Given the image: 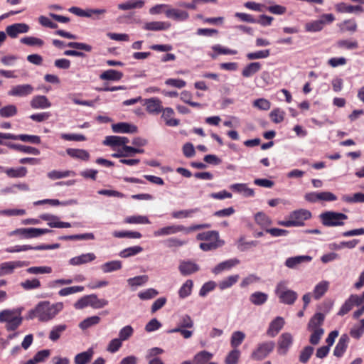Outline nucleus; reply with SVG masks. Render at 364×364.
I'll return each mask as SVG.
<instances>
[{
    "label": "nucleus",
    "mask_w": 364,
    "mask_h": 364,
    "mask_svg": "<svg viewBox=\"0 0 364 364\" xmlns=\"http://www.w3.org/2000/svg\"><path fill=\"white\" fill-rule=\"evenodd\" d=\"M64 307L63 302L50 304L48 301H43L32 309L29 310L27 315L28 319L38 318L41 322H48L53 319Z\"/></svg>",
    "instance_id": "nucleus-1"
},
{
    "label": "nucleus",
    "mask_w": 364,
    "mask_h": 364,
    "mask_svg": "<svg viewBox=\"0 0 364 364\" xmlns=\"http://www.w3.org/2000/svg\"><path fill=\"white\" fill-rule=\"evenodd\" d=\"M275 294L281 303L287 305H292L298 297L296 291L288 289V283L286 281H281L277 284Z\"/></svg>",
    "instance_id": "nucleus-2"
},
{
    "label": "nucleus",
    "mask_w": 364,
    "mask_h": 364,
    "mask_svg": "<svg viewBox=\"0 0 364 364\" xmlns=\"http://www.w3.org/2000/svg\"><path fill=\"white\" fill-rule=\"evenodd\" d=\"M108 301L105 299H99L96 294L86 295L78 299L75 304L74 307L76 309H82L87 306H91L93 309H98L106 306Z\"/></svg>",
    "instance_id": "nucleus-3"
},
{
    "label": "nucleus",
    "mask_w": 364,
    "mask_h": 364,
    "mask_svg": "<svg viewBox=\"0 0 364 364\" xmlns=\"http://www.w3.org/2000/svg\"><path fill=\"white\" fill-rule=\"evenodd\" d=\"M275 343L273 341H267L259 343L252 350L250 358L257 361L265 359L274 349Z\"/></svg>",
    "instance_id": "nucleus-4"
},
{
    "label": "nucleus",
    "mask_w": 364,
    "mask_h": 364,
    "mask_svg": "<svg viewBox=\"0 0 364 364\" xmlns=\"http://www.w3.org/2000/svg\"><path fill=\"white\" fill-rule=\"evenodd\" d=\"M322 223L327 227L343 225L348 216L341 213L326 211L320 215Z\"/></svg>",
    "instance_id": "nucleus-5"
},
{
    "label": "nucleus",
    "mask_w": 364,
    "mask_h": 364,
    "mask_svg": "<svg viewBox=\"0 0 364 364\" xmlns=\"http://www.w3.org/2000/svg\"><path fill=\"white\" fill-rule=\"evenodd\" d=\"M335 20V17L332 14H323L318 20L312 21L305 24V30L307 32H318L321 31L325 23H331Z\"/></svg>",
    "instance_id": "nucleus-6"
},
{
    "label": "nucleus",
    "mask_w": 364,
    "mask_h": 364,
    "mask_svg": "<svg viewBox=\"0 0 364 364\" xmlns=\"http://www.w3.org/2000/svg\"><path fill=\"white\" fill-rule=\"evenodd\" d=\"M294 342L293 336L290 333H282L277 341V352L279 355H286Z\"/></svg>",
    "instance_id": "nucleus-7"
},
{
    "label": "nucleus",
    "mask_w": 364,
    "mask_h": 364,
    "mask_svg": "<svg viewBox=\"0 0 364 364\" xmlns=\"http://www.w3.org/2000/svg\"><path fill=\"white\" fill-rule=\"evenodd\" d=\"M34 87L30 84H21L11 87L9 90V96L26 97L31 95L34 91Z\"/></svg>",
    "instance_id": "nucleus-8"
},
{
    "label": "nucleus",
    "mask_w": 364,
    "mask_h": 364,
    "mask_svg": "<svg viewBox=\"0 0 364 364\" xmlns=\"http://www.w3.org/2000/svg\"><path fill=\"white\" fill-rule=\"evenodd\" d=\"M28 262L25 261H9L0 264V277L5 275L11 274L15 269L26 267Z\"/></svg>",
    "instance_id": "nucleus-9"
},
{
    "label": "nucleus",
    "mask_w": 364,
    "mask_h": 364,
    "mask_svg": "<svg viewBox=\"0 0 364 364\" xmlns=\"http://www.w3.org/2000/svg\"><path fill=\"white\" fill-rule=\"evenodd\" d=\"M311 217V213L309 210L306 209H299L291 212L289 214V218L292 222L295 223L294 227L302 226L304 221Z\"/></svg>",
    "instance_id": "nucleus-10"
},
{
    "label": "nucleus",
    "mask_w": 364,
    "mask_h": 364,
    "mask_svg": "<svg viewBox=\"0 0 364 364\" xmlns=\"http://www.w3.org/2000/svg\"><path fill=\"white\" fill-rule=\"evenodd\" d=\"M186 227L182 225H171L158 229L154 232V237H161L170 235H174L180 232H184Z\"/></svg>",
    "instance_id": "nucleus-11"
},
{
    "label": "nucleus",
    "mask_w": 364,
    "mask_h": 364,
    "mask_svg": "<svg viewBox=\"0 0 364 364\" xmlns=\"http://www.w3.org/2000/svg\"><path fill=\"white\" fill-rule=\"evenodd\" d=\"M144 105L146 111L150 114H158L163 110L162 102L157 97H151L144 100Z\"/></svg>",
    "instance_id": "nucleus-12"
},
{
    "label": "nucleus",
    "mask_w": 364,
    "mask_h": 364,
    "mask_svg": "<svg viewBox=\"0 0 364 364\" xmlns=\"http://www.w3.org/2000/svg\"><path fill=\"white\" fill-rule=\"evenodd\" d=\"M164 13L167 18L176 21H184L189 18V14L186 11L171 8L170 6L164 11Z\"/></svg>",
    "instance_id": "nucleus-13"
},
{
    "label": "nucleus",
    "mask_w": 364,
    "mask_h": 364,
    "mask_svg": "<svg viewBox=\"0 0 364 364\" xmlns=\"http://www.w3.org/2000/svg\"><path fill=\"white\" fill-rule=\"evenodd\" d=\"M29 26L24 23H16L8 26L6 28V33L12 38H16L20 33H26L29 31Z\"/></svg>",
    "instance_id": "nucleus-14"
},
{
    "label": "nucleus",
    "mask_w": 364,
    "mask_h": 364,
    "mask_svg": "<svg viewBox=\"0 0 364 364\" xmlns=\"http://www.w3.org/2000/svg\"><path fill=\"white\" fill-rule=\"evenodd\" d=\"M30 106L34 109H45L51 107V102L45 95H36L30 101Z\"/></svg>",
    "instance_id": "nucleus-15"
},
{
    "label": "nucleus",
    "mask_w": 364,
    "mask_h": 364,
    "mask_svg": "<svg viewBox=\"0 0 364 364\" xmlns=\"http://www.w3.org/2000/svg\"><path fill=\"white\" fill-rule=\"evenodd\" d=\"M239 263H240V260L236 258L230 259L223 261L222 262H220L218 264H217L212 269V272L215 275L220 274L223 272L230 270L232 267H235Z\"/></svg>",
    "instance_id": "nucleus-16"
},
{
    "label": "nucleus",
    "mask_w": 364,
    "mask_h": 364,
    "mask_svg": "<svg viewBox=\"0 0 364 364\" xmlns=\"http://www.w3.org/2000/svg\"><path fill=\"white\" fill-rule=\"evenodd\" d=\"M349 341L350 338L347 334L341 335L333 350V355L337 358L342 357L346 351Z\"/></svg>",
    "instance_id": "nucleus-17"
},
{
    "label": "nucleus",
    "mask_w": 364,
    "mask_h": 364,
    "mask_svg": "<svg viewBox=\"0 0 364 364\" xmlns=\"http://www.w3.org/2000/svg\"><path fill=\"white\" fill-rule=\"evenodd\" d=\"M112 129L114 133L134 134L138 131L136 125L127 122H119L112 125Z\"/></svg>",
    "instance_id": "nucleus-18"
},
{
    "label": "nucleus",
    "mask_w": 364,
    "mask_h": 364,
    "mask_svg": "<svg viewBox=\"0 0 364 364\" xmlns=\"http://www.w3.org/2000/svg\"><path fill=\"white\" fill-rule=\"evenodd\" d=\"M180 273L183 276L190 275L200 269L199 266L191 261H181L178 266Z\"/></svg>",
    "instance_id": "nucleus-19"
},
{
    "label": "nucleus",
    "mask_w": 364,
    "mask_h": 364,
    "mask_svg": "<svg viewBox=\"0 0 364 364\" xmlns=\"http://www.w3.org/2000/svg\"><path fill=\"white\" fill-rule=\"evenodd\" d=\"M284 325V320L281 316L276 317L273 321H272L269 325V327L267 330V336L270 337L276 336L280 330L283 328Z\"/></svg>",
    "instance_id": "nucleus-20"
},
{
    "label": "nucleus",
    "mask_w": 364,
    "mask_h": 364,
    "mask_svg": "<svg viewBox=\"0 0 364 364\" xmlns=\"http://www.w3.org/2000/svg\"><path fill=\"white\" fill-rule=\"evenodd\" d=\"M311 259L312 257L309 255L291 257L286 259L285 265L290 269H294L297 267L300 264L304 262H309L311 261Z\"/></svg>",
    "instance_id": "nucleus-21"
},
{
    "label": "nucleus",
    "mask_w": 364,
    "mask_h": 364,
    "mask_svg": "<svg viewBox=\"0 0 364 364\" xmlns=\"http://www.w3.org/2000/svg\"><path fill=\"white\" fill-rule=\"evenodd\" d=\"M230 189L232 191L241 193L245 197H253L255 191L252 188L247 186L246 183H234L230 186Z\"/></svg>",
    "instance_id": "nucleus-22"
},
{
    "label": "nucleus",
    "mask_w": 364,
    "mask_h": 364,
    "mask_svg": "<svg viewBox=\"0 0 364 364\" xmlns=\"http://www.w3.org/2000/svg\"><path fill=\"white\" fill-rule=\"evenodd\" d=\"M5 145L11 149H14L18 151L26 153V154H33V155H38L40 154V151L38 149H36L35 147L29 146H25V145H21V144H13L11 142L5 143Z\"/></svg>",
    "instance_id": "nucleus-23"
},
{
    "label": "nucleus",
    "mask_w": 364,
    "mask_h": 364,
    "mask_svg": "<svg viewBox=\"0 0 364 364\" xmlns=\"http://www.w3.org/2000/svg\"><path fill=\"white\" fill-rule=\"evenodd\" d=\"M161 117L164 119L165 123L168 127H177L180 124V121L173 118L174 111L171 107L164 108L162 110Z\"/></svg>",
    "instance_id": "nucleus-24"
},
{
    "label": "nucleus",
    "mask_w": 364,
    "mask_h": 364,
    "mask_svg": "<svg viewBox=\"0 0 364 364\" xmlns=\"http://www.w3.org/2000/svg\"><path fill=\"white\" fill-rule=\"evenodd\" d=\"M96 258L94 253H86L74 257L69 260V264L73 266H77L93 261Z\"/></svg>",
    "instance_id": "nucleus-25"
},
{
    "label": "nucleus",
    "mask_w": 364,
    "mask_h": 364,
    "mask_svg": "<svg viewBox=\"0 0 364 364\" xmlns=\"http://www.w3.org/2000/svg\"><path fill=\"white\" fill-rule=\"evenodd\" d=\"M171 24L165 21H151L146 23L143 27L146 31H165L170 28Z\"/></svg>",
    "instance_id": "nucleus-26"
},
{
    "label": "nucleus",
    "mask_w": 364,
    "mask_h": 364,
    "mask_svg": "<svg viewBox=\"0 0 364 364\" xmlns=\"http://www.w3.org/2000/svg\"><path fill=\"white\" fill-rule=\"evenodd\" d=\"M325 316L322 313L315 314L309 320L307 325V329H322L321 326L323 323Z\"/></svg>",
    "instance_id": "nucleus-27"
},
{
    "label": "nucleus",
    "mask_w": 364,
    "mask_h": 364,
    "mask_svg": "<svg viewBox=\"0 0 364 364\" xmlns=\"http://www.w3.org/2000/svg\"><path fill=\"white\" fill-rule=\"evenodd\" d=\"M336 11L339 13H353L355 11L363 12L364 9L361 6L348 5L343 2L335 5Z\"/></svg>",
    "instance_id": "nucleus-28"
},
{
    "label": "nucleus",
    "mask_w": 364,
    "mask_h": 364,
    "mask_svg": "<svg viewBox=\"0 0 364 364\" xmlns=\"http://www.w3.org/2000/svg\"><path fill=\"white\" fill-rule=\"evenodd\" d=\"M123 73L120 71L109 69L103 72L100 78L102 80L119 81L123 77Z\"/></svg>",
    "instance_id": "nucleus-29"
},
{
    "label": "nucleus",
    "mask_w": 364,
    "mask_h": 364,
    "mask_svg": "<svg viewBox=\"0 0 364 364\" xmlns=\"http://www.w3.org/2000/svg\"><path fill=\"white\" fill-rule=\"evenodd\" d=\"M66 153L72 158L82 161H88L90 159V154L85 149L68 148Z\"/></svg>",
    "instance_id": "nucleus-30"
},
{
    "label": "nucleus",
    "mask_w": 364,
    "mask_h": 364,
    "mask_svg": "<svg viewBox=\"0 0 364 364\" xmlns=\"http://www.w3.org/2000/svg\"><path fill=\"white\" fill-rule=\"evenodd\" d=\"M329 288V282L328 281H321L318 282L314 287L313 291L314 298L316 300L321 299Z\"/></svg>",
    "instance_id": "nucleus-31"
},
{
    "label": "nucleus",
    "mask_w": 364,
    "mask_h": 364,
    "mask_svg": "<svg viewBox=\"0 0 364 364\" xmlns=\"http://www.w3.org/2000/svg\"><path fill=\"white\" fill-rule=\"evenodd\" d=\"M262 65L259 62L250 63L242 70V75L245 77H250L260 70Z\"/></svg>",
    "instance_id": "nucleus-32"
},
{
    "label": "nucleus",
    "mask_w": 364,
    "mask_h": 364,
    "mask_svg": "<svg viewBox=\"0 0 364 364\" xmlns=\"http://www.w3.org/2000/svg\"><path fill=\"white\" fill-rule=\"evenodd\" d=\"M144 6V1L143 0H129L118 4L117 7L119 10L127 11L134 9H141Z\"/></svg>",
    "instance_id": "nucleus-33"
},
{
    "label": "nucleus",
    "mask_w": 364,
    "mask_h": 364,
    "mask_svg": "<svg viewBox=\"0 0 364 364\" xmlns=\"http://www.w3.org/2000/svg\"><path fill=\"white\" fill-rule=\"evenodd\" d=\"M94 354L92 348H89L87 350L78 353L75 357V364H87L92 359Z\"/></svg>",
    "instance_id": "nucleus-34"
},
{
    "label": "nucleus",
    "mask_w": 364,
    "mask_h": 364,
    "mask_svg": "<svg viewBox=\"0 0 364 364\" xmlns=\"http://www.w3.org/2000/svg\"><path fill=\"white\" fill-rule=\"evenodd\" d=\"M240 276L238 274L230 275L222 279L218 284L219 289L223 291L226 289L232 287L239 280Z\"/></svg>",
    "instance_id": "nucleus-35"
},
{
    "label": "nucleus",
    "mask_w": 364,
    "mask_h": 364,
    "mask_svg": "<svg viewBox=\"0 0 364 364\" xmlns=\"http://www.w3.org/2000/svg\"><path fill=\"white\" fill-rule=\"evenodd\" d=\"M75 172L73 171H57V170H53L48 173L47 176L51 180H57L69 176H75Z\"/></svg>",
    "instance_id": "nucleus-36"
},
{
    "label": "nucleus",
    "mask_w": 364,
    "mask_h": 364,
    "mask_svg": "<svg viewBox=\"0 0 364 364\" xmlns=\"http://www.w3.org/2000/svg\"><path fill=\"white\" fill-rule=\"evenodd\" d=\"M193 282L191 279L186 280L178 290V296L180 299H185L192 293Z\"/></svg>",
    "instance_id": "nucleus-37"
},
{
    "label": "nucleus",
    "mask_w": 364,
    "mask_h": 364,
    "mask_svg": "<svg viewBox=\"0 0 364 364\" xmlns=\"http://www.w3.org/2000/svg\"><path fill=\"white\" fill-rule=\"evenodd\" d=\"M268 299V295L264 292L256 291L250 296V301L252 304L260 306L264 304Z\"/></svg>",
    "instance_id": "nucleus-38"
},
{
    "label": "nucleus",
    "mask_w": 364,
    "mask_h": 364,
    "mask_svg": "<svg viewBox=\"0 0 364 364\" xmlns=\"http://www.w3.org/2000/svg\"><path fill=\"white\" fill-rule=\"evenodd\" d=\"M4 172L10 178H22L26 176L27 173V168L24 166L18 167L17 168H6Z\"/></svg>",
    "instance_id": "nucleus-39"
},
{
    "label": "nucleus",
    "mask_w": 364,
    "mask_h": 364,
    "mask_svg": "<svg viewBox=\"0 0 364 364\" xmlns=\"http://www.w3.org/2000/svg\"><path fill=\"white\" fill-rule=\"evenodd\" d=\"M197 240H203L205 242L220 241L219 233L215 230L203 232L198 234Z\"/></svg>",
    "instance_id": "nucleus-40"
},
{
    "label": "nucleus",
    "mask_w": 364,
    "mask_h": 364,
    "mask_svg": "<svg viewBox=\"0 0 364 364\" xmlns=\"http://www.w3.org/2000/svg\"><path fill=\"white\" fill-rule=\"evenodd\" d=\"M67 329V326L65 324H60L55 326L52 328L51 331L49 333V339L52 341H58L61 334Z\"/></svg>",
    "instance_id": "nucleus-41"
},
{
    "label": "nucleus",
    "mask_w": 364,
    "mask_h": 364,
    "mask_svg": "<svg viewBox=\"0 0 364 364\" xmlns=\"http://www.w3.org/2000/svg\"><path fill=\"white\" fill-rule=\"evenodd\" d=\"M122 268V262L119 260H113L105 262L101 266V269L104 273H109L119 270Z\"/></svg>",
    "instance_id": "nucleus-42"
},
{
    "label": "nucleus",
    "mask_w": 364,
    "mask_h": 364,
    "mask_svg": "<svg viewBox=\"0 0 364 364\" xmlns=\"http://www.w3.org/2000/svg\"><path fill=\"white\" fill-rule=\"evenodd\" d=\"M213 355L206 350H202L194 356L193 362L195 364H205L212 359Z\"/></svg>",
    "instance_id": "nucleus-43"
},
{
    "label": "nucleus",
    "mask_w": 364,
    "mask_h": 364,
    "mask_svg": "<svg viewBox=\"0 0 364 364\" xmlns=\"http://www.w3.org/2000/svg\"><path fill=\"white\" fill-rule=\"evenodd\" d=\"M124 223L128 224H150L151 221L145 215H132L124 219Z\"/></svg>",
    "instance_id": "nucleus-44"
},
{
    "label": "nucleus",
    "mask_w": 364,
    "mask_h": 364,
    "mask_svg": "<svg viewBox=\"0 0 364 364\" xmlns=\"http://www.w3.org/2000/svg\"><path fill=\"white\" fill-rule=\"evenodd\" d=\"M245 338V334L240 331H235L232 333L230 338V344L233 348H237L242 344Z\"/></svg>",
    "instance_id": "nucleus-45"
},
{
    "label": "nucleus",
    "mask_w": 364,
    "mask_h": 364,
    "mask_svg": "<svg viewBox=\"0 0 364 364\" xmlns=\"http://www.w3.org/2000/svg\"><path fill=\"white\" fill-rule=\"evenodd\" d=\"M364 333V318L360 320L359 323L355 325L350 331L351 337L359 339Z\"/></svg>",
    "instance_id": "nucleus-46"
},
{
    "label": "nucleus",
    "mask_w": 364,
    "mask_h": 364,
    "mask_svg": "<svg viewBox=\"0 0 364 364\" xmlns=\"http://www.w3.org/2000/svg\"><path fill=\"white\" fill-rule=\"evenodd\" d=\"M149 280L147 275H139L127 279V283L131 287L143 286Z\"/></svg>",
    "instance_id": "nucleus-47"
},
{
    "label": "nucleus",
    "mask_w": 364,
    "mask_h": 364,
    "mask_svg": "<svg viewBox=\"0 0 364 364\" xmlns=\"http://www.w3.org/2000/svg\"><path fill=\"white\" fill-rule=\"evenodd\" d=\"M101 318L98 316H92L81 321L79 323V327L82 330H85L92 326L98 324Z\"/></svg>",
    "instance_id": "nucleus-48"
},
{
    "label": "nucleus",
    "mask_w": 364,
    "mask_h": 364,
    "mask_svg": "<svg viewBox=\"0 0 364 364\" xmlns=\"http://www.w3.org/2000/svg\"><path fill=\"white\" fill-rule=\"evenodd\" d=\"M198 210V208H193L188 210L173 211L171 213V216L175 219L186 218L191 217L193 213H197Z\"/></svg>",
    "instance_id": "nucleus-49"
},
{
    "label": "nucleus",
    "mask_w": 364,
    "mask_h": 364,
    "mask_svg": "<svg viewBox=\"0 0 364 364\" xmlns=\"http://www.w3.org/2000/svg\"><path fill=\"white\" fill-rule=\"evenodd\" d=\"M112 235L117 238L127 237L139 239L142 237L141 234L136 231H114Z\"/></svg>",
    "instance_id": "nucleus-50"
},
{
    "label": "nucleus",
    "mask_w": 364,
    "mask_h": 364,
    "mask_svg": "<svg viewBox=\"0 0 364 364\" xmlns=\"http://www.w3.org/2000/svg\"><path fill=\"white\" fill-rule=\"evenodd\" d=\"M259 244L257 240L245 241L243 237H241L237 242V247L242 251H246L252 247H256Z\"/></svg>",
    "instance_id": "nucleus-51"
},
{
    "label": "nucleus",
    "mask_w": 364,
    "mask_h": 364,
    "mask_svg": "<svg viewBox=\"0 0 364 364\" xmlns=\"http://www.w3.org/2000/svg\"><path fill=\"white\" fill-rule=\"evenodd\" d=\"M103 144L105 146H110L112 148V149L115 150L117 147L122 146L120 141V136H107L103 141Z\"/></svg>",
    "instance_id": "nucleus-52"
},
{
    "label": "nucleus",
    "mask_w": 364,
    "mask_h": 364,
    "mask_svg": "<svg viewBox=\"0 0 364 364\" xmlns=\"http://www.w3.org/2000/svg\"><path fill=\"white\" fill-rule=\"evenodd\" d=\"M21 43L30 46L42 47L44 45V41L38 38L33 36L23 37L20 40Z\"/></svg>",
    "instance_id": "nucleus-53"
},
{
    "label": "nucleus",
    "mask_w": 364,
    "mask_h": 364,
    "mask_svg": "<svg viewBox=\"0 0 364 364\" xmlns=\"http://www.w3.org/2000/svg\"><path fill=\"white\" fill-rule=\"evenodd\" d=\"M314 348L311 346H305L300 352L299 360L301 363H306L311 357Z\"/></svg>",
    "instance_id": "nucleus-54"
},
{
    "label": "nucleus",
    "mask_w": 364,
    "mask_h": 364,
    "mask_svg": "<svg viewBox=\"0 0 364 364\" xmlns=\"http://www.w3.org/2000/svg\"><path fill=\"white\" fill-rule=\"evenodd\" d=\"M311 332L309 338V342L311 345H317L319 343L321 337L324 333V329H308Z\"/></svg>",
    "instance_id": "nucleus-55"
},
{
    "label": "nucleus",
    "mask_w": 364,
    "mask_h": 364,
    "mask_svg": "<svg viewBox=\"0 0 364 364\" xmlns=\"http://www.w3.org/2000/svg\"><path fill=\"white\" fill-rule=\"evenodd\" d=\"M17 310H3L0 312V322H6V323H9L11 320L14 319L17 316L16 315L18 314Z\"/></svg>",
    "instance_id": "nucleus-56"
},
{
    "label": "nucleus",
    "mask_w": 364,
    "mask_h": 364,
    "mask_svg": "<svg viewBox=\"0 0 364 364\" xmlns=\"http://www.w3.org/2000/svg\"><path fill=\"white\" fill-rule=\"evenodd\" d=\"M17 114V107L14 105H9L0 109V116L1 117H11Z\"/></svg>",
    "instance_id": "nucleus-57"
},
{
    "label": "nucleus",
    "mask_w": 364,
    "mask_h": 364,
    "mask_svg": "<svg viewBox=\"0 0 364 364\" xmlns=\"http://www.w3.org/2000/svg\"><path fill=\"white\" fill-rule=\"evenodd\" d=\"M143 251V248L140 246H133L126 248L120 252L119 256L121 257H129L131 256L136 255Z\"/></svg>",
    "instance_id": "nucleus-58"
},
{
    "label": "nucleus",
    "mask_w": 364,
    "mask_h": 364,
    "mask_svg": "<svg viewBox=\"0 0 364 364\" xmlns=\"http://www.w3.org/2000/svg\"><path fill=\"white\" fill-rule=\"evenodd\" d=\"M240 356V351L237 348H234L227 355L225 363V364H237Z\"/></svg>",
    "instance_id": "nucleus-59"
},
{
    "label": "nucleus",
    "mask_w": 364,
    "mask_h": 364,
    "mask_svg": "<svg viewBox=\"0 0 364 364\" xmlns=\"http://www.w3.org/2000/svg\"><path fill=\"white\" fill-rule=\"evenodd\" d=\"M21 287L25 290H32L41 287L40 281L35 278L33 279H26L20 284Z\"/></svg>",
    "instance_id": "nucleus-60"
},
{
    "label": "nucleus",
    "mask_w": 364,
    "mask_h": 364,
    "mask_svg": "<svg viewBox=\"0 0 364 364\" xmlns=\"http://www.w3.org/2000/svg\"><path fill=\"white\" fill-rule=\"evenodd\" d=\"M270 55V50L269 49L258 50L256 52L248 53L247 54V58L248 60H256V59H263L267 58Z\"/></svg>",
    "instance_id": "nucleus-61"
},
{
    "label": "nucleus",
    "mask_w": 364,
    "mask_h": 364,
    "mask_svg": "<svg viewBox=\"0 0 364 364\" xmlns=\"http://www.w3.org/2000/svg\"><path fill=\"white\" fill-rule=\"evenodd\" d=\"M255 220L258 225L263 228L267 227L272 223L270 218L262 212L257 213L255 215Z\"/></svg>",
    "instance_id": "nucleus-62"
},
{
    "label": "nucleus",
    "mask_w": 364,
    "mask_h": 364,
    "mask_svg": "<svg viewBox=\"0 0 364 364\" xmlns=\"http://www.w3.org/2000/svg\"><path fill=\"white\" fill-rule=\"evenodd\" d=\"M284 111L279 108L274 109L269 114L272 121L277 124L280 123L284 120Z\"/></svg>",
    "instance_id": "nucleus-63"
},
{
    "label": "nucleus",
    "mask_w": 364,
    "mask_h": 364,
    "mask_svg": "<svg viewBox=\"0 0 364 364\" xmlns=\"http://www.w3.org/2000/svg\"><path fill=\"white\" fill-rule=\"evenodd\" d=\"M342 200L347 203H364V193H356L353 196L348 195H343Z\"/></svg>",
    "instance_id": "nucleus-64"
}]
</instances>
